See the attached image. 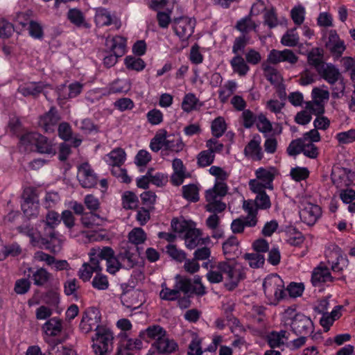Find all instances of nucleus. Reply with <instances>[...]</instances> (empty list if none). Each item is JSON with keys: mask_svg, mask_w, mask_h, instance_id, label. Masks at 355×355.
<instances>
[{"mask_svg": "<svg viewBox=\"0 0 355 355\" xmlns=\"http://www.w3.org/2000/svg\"><path fill=\"white\" fill-rule=\"evenodd\" d=\"M101 322V315L99 310L96 307H89L83 313L79 329L84 334L94 329L96 334L92 337L94 352L96 355H107L112 350L114 336L110 329L100 324Z\"/></svg>", "mask_w": 355, "mask_h": 355, "instance_id": "obj_1", "label": "nucleus"}, {"mask_svg": "<svg viewBox=\"0 0 355 355\" xmlns=\"http://www.w3.org/2000/svg\"><path fill=\"white\" fill-rule=\"evenodd\" d=\"M227 261L218 262L217 269L225 275L227 282L225 287L229 291H234L240 282L246 278V270L241 263L234 260V257H229Z\"/></svg>", "mask_w": 355, "mask_h": 355, "instance_id": "obj_2", "label": "nucleus"}, {"mask_svg": "<svg viewBox=\"0 0 355 355\" xmlns=\"http://www.w3.org/2000/svg\"><path fill=\"white\" fill-rule=\"evenodd\" d=\"M263 289L270 305L277 306L281 300L287 297L284 281L277 274L269 275L264 279Z\"/></svg>", "mask_w": 355, "mask_h": 355, "instance_id": "obj_3", "label": "nucleus"}, {"mask_svg": "<svg viewBox=\"0 0 355 355\" xmlns=\"http://www.w3.org/2000/svg\"><path fill=\"white\" fill-rule=\"evenodd\" d=\"M19 142L24 146H33L40 154L55 155L56 150L52 141L46 137L37 132H29L22 135Z\"/></svg>", "mask_w": 355, "mask_h": 355, "instance_id": "obj_4", "label": "nucleus"}, {"mask_svg": "<svg viewBox=\"0 0 355 355\" xmlns=\"http://www.w3.org/2000/svg\"><path fill=\"white\" fill-rule=\"evenodd\" d=\"M105 46L110 49V54L103 58V64L107 67H113L119 58L125 53L126 40L121 36H116L111 39H106Z\"/></svg>", "mask_w": 355, "mask_h": 355, "instance_id": "obj_5", "label": "nucleus"}, {"mask_svg": "<svg viewBox=\"0 0 355 355\" xmlns=\"http://www.w3.org/2000/svg\"><path fill=\"white\" fill-rule=\"evenodd\" d=\"M55 227L44 225V230L40 233L41 244L44 249L52 254H58L62 250V241L58 237Z\"/></svg>", "mask_w": 355, "mask_h": 355, "instance_id": "obj_6", "label": "nucleus"}, {"mask_svg": "<svg viewBox=\"0 0 355 355\" xmlns=\"http://www.w3.org/2000/svg\"><path fill=\"white\" fill-rule=\"evenodd\" d=\"M331 178L334 184L338 188L348 187L355 184V172L347 168L334 167Z\"/></svg>", "mask_w": 355, "mask_h": 355, "instance_id": "obj_7", "label": "nucleus"}, {"mask_svg": "<svg viewBox=\"0 0 355 355\" xmlns=\"http://www.w3.org/2000/svg\"><path fill=\"white\" fill-rule=\"evenodd\" d=\"M173 29L182 41L187 40L193 33L195 21L187 17L175 18L172 21Z\"/></svg>", "mask_w": 355, "mask_h": 355, "instance_id": "obj_8", "label": "nucleus"}, {"mask_svg": "<svg viewBox=\"0 0 355 355\" xmlns=\"http://www.w3.org/2000/svg\"><path fill=\"white\" fill-rule=\"evenodd\" d=\"M292 331L297 336L308 335L313 332V323L311 320L305 315L297 313L292 319L291 324Z\"/></svg>", "mask_w": 355, "mask_h": 355, "instance_id": "obj_9", "label": "nucleus"}, {"mask_svg": "<svg viewBox=\"0 0 355 355\" xmlns=\"http://www.w3.org/2000/svg\"><path fill=\"white\" fill-rule=\"evenodd\" d=\"M78 180L83 188H94L98 182V177L87 162L80 164L78 168Z\"/></svg>", "mask_w": 355, "mask_h": 355, "instance_id": "obj_10", "label": "nucleus"}, {"mask_svg": "<svg viewBox=\"0 0 355 355\" xmlns=\"http://www.w3.org/2000/svg\"><path fill=\"white\" fill-rule=\"evenodd\" d=\"M139 248L136 246H130L127 245L123 247L119 253V259H121V263L126 269L133 268L139 263V253L137 252Z\"/></svg>", "mask_w": 355, "mask_h": 355, "instance_id": "obj_11", "label": "nucleus"}, {"mask_svg": "<svg viewBox=\"0 0 355 355\" xmlns=\"http://www.w3.org/2000/svg\"><path fill=\"white\" fill-rule=\"evenodd\" d=\"M60 117L55 106H51L49 110L39 118L38 125L46 132H52Z\"/></svg>", "mask_w": 355, "mask_h": 355, "instance_id": "obj_12", "label": "nucleus"}, {"mask_svg": "<svg viewBox=\"0 0 355 355\" xmlns=\"http://www.w3.org/2000/svg\"><path fill=\"white\" fill-rule=\"evenodd\" d=\"M302 205L303 207L300 211V218L309 225H314L322 214L321 208L311 202H305Z\"/></svg>", "mask_w": 355, "mask_h": 355, "instance_id": "obj_13", "label": "nucleus"}, {"mask_svg": "<svg viewBox=\"0 0 355 355\" xmlns=\"http://www.w3.org/2000/svg\"><path fill=\"white\" fill-rule=\"evenodd\" d=\"M336 278L333 277L327 266L321 263L318 267L314 268L311 275V282L314 286H319L322 283L328 282H333Z\"/></svg>", "mask_w": 355, "mask_h": 355, "instance_id": "obj_14", "label": "nucleus"}, {"mask_svg": "<svg viewBox=\"0 0 355 355\" xmlns=\"http://www.w3.org/2000/svg\"><path fill=\"white\" fill-rule=\"evenodd\" d=\"M318 73L331 85L343 78L338 69L331 63H327Z\"/></svg>", "mask_w": 355, "mask_h": 355, "instance_id": "obj_15", "label": "nucleus"}, {"mask_svg": "<svg viewBox=\"0 0 355 355\" xmlns=\"http://www.w3.org/2000/svg\"><path fill=\"white\" fill-rule=\"evenodd\" d=\"M166 336V330L158 324L150 325L145 330H142L139 332V337L147 343H149L150 340H158Z\"/></svg>", "mask_w": 355, "mask_h": 355, "instance_id": "obj_16", "label": "nucleus"}, {"mask_svg": "<svg viewBox=\"0 0 355 355\" xmlns=\"http://www.w3.org/2000/svg\"><path fill=\"white\" fill-rule=\"evenodd\" d=\"M28 271L31 273V276L29 274L28 278H31L33 281V284L37 286H44L52 278V275L44 268H40L34 270L33 268L29 267Z\"/></svg>", "mask_w": 355, "mask_h": 355, "instance_id": "obj_17", "label": "nucleus"}, {"mask_svg": "<svg viewBox=\"0 0 355 355\" xmlns=\"http://www.w3.org/2000/svg\"><path fill=\"white\" fill-rule=\"evenodd\" d=\"M261 137L259 135L256 134L253 136L252 140L249 141L244 148V153L245 155L250 154L253 159L256 160L262 159L263 155L260 146Z\"/></svg>", "mask_w": 355, "mask_h": 355, "instance_id": "obj_18", "label": "nucleus"}, {"mask_svg": "<svg viewBox=\"0 0 355 355\" xmlns=\"http://www.w3.org/2000/svg\"><path fill=\"white\" fill-rule=\"evenodd\" d=\"M159 354H171L178 349V345L174 340L163 336L153 344Z\"/></svg>", "mask_w": 355, "mask_h": 355, "instance_id": "obj_19", "label": "nucleus"}, {"mask_svg": "<svg viewBox=\"0 0 355 355\" xmlns=\"http://www.w3.org/2000/svg\"><path fill=\"white\" fill-rule=\"evenodd\" d=\"M307 62L318 72L327 64L323 60V50L313 48L307 55Z\"/></svg>", "mask_w": 355, "mask_h": 355, "instance_id": "obj_20", "label": "nucleus"}, {"mask_svg": "<svg viewBox=\"0 0 355 355\" xmlns=\"http://www.w3.org/2000/svg\"><path fill=\"white\" fill-rule=\"evenodd\" d=\"M329 42H334L332 45H327L329 47L331 53L334 56V59L340 58L346 49L344 41L339 38L336 32H331L329 35Z\"/></svg>", "mask_w": 355, "mask_h": 355, "instance_id": "obj_21", "label": "nucleus"}, {"mask_svg": "<svg viewBox=\"0 0 355 355\" xmlns=\"http://www.w3.org/2000/svg\"><path fill=\"white\" fill-rule=\"evenodd\" d=\"M94 10V21L97 26H108L112 24V15L107 8L103 7H98L96 8Z\"/></svg>", "mask_w": 355, "mask_h": 355, "instance_id": "obj_22", "label": "nucleus"}, {"mask_svg": "<svg viewBox=\"0 0 355 355\" xmlns=\"http://www.w3.org/2000/svg\"><path fill=\"white\" fill-rule=\"evenodd\" d=\"M22 252L21 248L17 243L9 245H3L0 241V261L6 259L8 257H17Z\"/></svg>", "mask_w": 355, "mask_h": 355, "instance_id": "obj_23", "label": "nucleus"}, {"mask_svg": "<svg viewBox=\"0 0 355 355\" xmlns=\"http://www.w3.org/2000/svg\"><path fill=\"white\" fill-rule=\"evenodd\" d=\"M62 321L57 318H51L42 326V330L48 336H55L62 331Z\"/></svg>", "mask_w": 355, "mask_h": 355, "instance_id": "obj_24", "label": "nucleus"}, {"mask_svg": "<svg viewBox=\"0 0 355 355\" xmlns=\"http://www.w3.org/2000/svg\"><path fill=\"white\" fill-rule=\"evenodd\" d=\"M125 152L123 149L118 148L112 150L107 155V163L112 166H117L119 168L125 160Z\"/></svg>", "mask_w": 355, "mask_h": 355, "instance_id": "obj_25", "label": "nucleus"}, {"mask_svg": "<svg viewBox=\"0 0 355 355\" xmlns=\"http://www.w3.org/2000/svg\"><path fill=\"white\" fill-rule=\"evenodd\" d=\"M230 64L234 72L238 73L240 76H245L250 70L249 66L240 55H236L232 58L230 60Z\"/></svg>", "mask_w": 355, "mask_h": 355, "instance_id": "obj_26", "label": "nucleus"}, {"mask_svg": "<svg viewBox=\"0 0 355 355\" xmlns=\"http://www.w3.org/2000/svg\"><path fill=\"white\" fill-rule=\"evenodd\" d=\"M65 88L64 85H62L60 88H58V98H72L78 96L83 90V85L80 83L76 82L74 83H71L69 85V93L67 94H64L63 93V89Z\"/></svg>", "mask_w": 355, "mask_h": 355, "instance_id": "obj_27", "label": "nucleus"}, {"mask_svg": "<svg viewBox=\"0 0 355 355\" xmlns=\"http://www.w3.org/2000/svg\"><path fill=\"white\" fill-rule=\"evenodd\" d=\"M239 245V242L237 238L235 236H231L223 243V253L227 256H230V257H232V255L238 257L240 253Z\"/></svg>", "mask_w": 355, "mask_h": 355, "instance_id": "obj_28", "label": "nucleus"}, {"mask_svg": "<svg viewBox=\"0 0 355 355\" xmlns=\"http://www.w3.org/2000/svg\"><path fill=\"white\" fill-rule=\"evenodd\" d=\"M44 85L42 83H31L25 86L20 87L18 92L24 96H38L43 92Z\"/></svg>", "mask_w": 355, "mask_h": 355, "instance_id": "obj_29", "label": "nucleus"}, {"mask_svg": "<svg viewBox=\"0 0 355 355\" xmlns=\"http://www.w3.org/2000/svg\"><path fill=\"white\" fill-rule=\"evenodd\" d=\"M175 279V288H178L179 292L182 291L184 294H193V284L191 279L182 277L180 275H177Z\"/></svg>", "mask_w": 355, "mask_h": 355, "instance_id": "obj_30", "label": "nucleus"}, {"mask_svg": "<svg viewBox=\"0 0 355 355\" xmlns=\"http://www.w3.org/2000/svg\"><path fill=\"white\" fill-rule=\"evenodd\" d=\"M128 241L136 247L142 244L147 239L144 230L141 227H135L128 233Z\"/></svg>", "mask_w": 355, "mask_h": 355, "instance_id": "obj_31", "label": "nucleus"}, {"mask_svg": "<svg viewBox=\"0 0 355 355\" xmlns=\"http://www.w3.org/2000/svg\"><path fill=\"white\" fill-rule=\"evenodd\" d=\"M200 235L201 232L198 229L192 227L184 235L186 246L190 250L195 248L198 245Z\"/></svg>", "mask_w": 355, "mask_h": 355, "instance_id": "obj_32", "label": "nucleus"}, {"mask_svg": "<svg viewBox=\"0 0 355 355\" xmlns=\"http://www.w3.org/2000/svg\"><path fill=\"white\" fill-rule=\"evenodd\" d=\"M67 17L68 20L77 27H80L85 24V15L78 8H70L67 12Z\"/></svg>", "mask_w": 355, "mask_h": 355, "instance_id": "obj_33", "label": "nucleus"}, {"mask_svg": "<svg viewBox=\"0 0 355 355\" xmlns=\"http://www.w3.org/2000/svg\"><path fill=\"white\" fill-rule=\"evenodd\" d=\"M184 146L180 137H175L174 135H166L165 137V150H169L175 152L181 151Z\"/></svg>", "mask_w": 355, "mask_h": 355, "instance_id": "obj_34", "label": "nucleus"}, {"mask_svg": "<svg viewBox=\"0 0 355 355\" xmlns=\"http://www.w3.org/2000/svg\"><path fill=\"white\" fill-rule=\"evenodd\" d=\"M256 225V222L252 220H247L245 218H236L233 220L231 224V230L234 234H240L244 231V228L245 226L247 227H254Z\"/></svg>", "mask_w": 355, "mask_h": 355, "instance_id": "obj_35", "label": "nucleus"}, {"mask_svg": "<svg viewBox=\"0 0 355 355\" xmlns=\"http://www.w3.org/2000/svg\"><path fill=\"white\" fill-rule=\"evenodd\" d=\"M139 56L134 57L132 55L127 56L124 60V64L126 68L129 70H134L137 71H142L145 67V62Z\"/></svg>", "mask_w": 355, "mask_h": 355, "instance_id": "obj_36", "label": "nucleus"}, {"mask_svg": "<svg viewBox=\"0 0 355 355\" xmlns=\"http://www.w3.org/2000/svg\"><path fill=\"white\" fill-rule=\"evenodd\" d=\"M139 199L132 191H125L122 196L123 207L125 209H134L138 207Z\"/></svg>", "mask_w": 355, "mask_h": 355, "instance_id": "obj_37", "label": "nucleus"}, {"mask_svg": "<svg viewBox=\"0 0 355 355\" xmlns=\"http://www.w3.org/2000/svg\"><path fill=\"white\" fill-rule=\"evenodd\" d=\"M227 129L226 123L222 116L216 118L211 123V133L216 138L220 137Z\"/></svg>", "mask_w": 355, "mask_h": 355, "instance_id": "obj_38", "label": "nucleus"}, {"mask_svg": "<svg viewBox=\"0 0 355 355\" xmlns=\"http://www.w3.org/2000/svg\"><path fill=\"white\" fill-rule=\"evenodd\" d=\"M183 197L191 202H198L199 200L198 188L194 184H190L182 187Z\"/></svg>", "mask_w": 355, "mask_h": 355, "instance_id": "obj_39", "label": "nucleus"}, {"mask_svg": "<svg viewBox=\"0 0 355 355\" xmlns=\"http://www.w3.org/2000/svg\"><path fill=\"white\" fill-rule=\"evenodd\" d=\"M243 258L248 261L250 266L252 268L263 267L265 263L264 256L257 252L245 253Z\"/></svg>", "mask_w": 355, "mask_h": 355, "instance_id": "obj_40", "label": "nucleus"}, {"mask_svg": "<svg viewBox=\"0 0 355 355\" xmlns=\"http://www.w3.org/2000/svg\"><path fill=\"white\" fill-rule=\"evenodd\" d=\"M194 223L191 221H187L185 220H179L176 218L172 219L171 223V226L174 232L178 233L185 234L188 232L189 230L193 227Z\"/></svg>", "mask_w": 355, "mask_h": 355, "instance_id": "obj_41", "label": "nucleus"}, {"mask_svg": "<svg viewBox=\"0 0 355 355\" xmlns=\"http://www.w3.org/2000/svg\"><path fill=\"white\" fill-rule=\"evenodd\" d=\"M296 28H292L286 31L281 39V43L286 46L293 47L297 46L299 42V36L295 33Z\"/></svg>", "mask_w": 355, "mask_h": 355, "instance_id": "obj_42", "label": "nucleus"}, {"mask_svg": "<svg viewBox=\"0 0 355 355\" xmlns=\"http://www.w3.org/2000/svg\"><path fill=\"white\" fill-rule=\"evenodd\" d=\"M173 168L174 173L172 175V179L175 182V176H178L179 181L176 182L177 184H182L184 178V171L185 168L182 161L180 159L175 158L173 161Z\"/></svg>", "mask_w": 355, "mask_h": 355, "instance_id": "obj_43", "label": "nucleus"}, {"mask_svg": "<svg viewBox=\"0 0 355 355\" xmlns=\"http://www.w3.org/2000/svg\"><path fill=\"white\" fill-rule=\"evenodd\" d=\"M166 252L172 259L179 263L183 262L187 258L186 253L183 250L178 249L175 245H167L166 246Z\"/></svg>", "mask_w": 355, "mask_h": 355, "instance_id": "obj_44", "label": "nucleus"}, {"mask_svg": "<svg viewBox=\"0 0 355 355\" xmlns=\"http://www.w3.org/2000/svg\"><path fill=\"white\" fill-rule=\"evenodd\" d=\"M100 220H101L100 216L93 212L85 213L81 218V223L86 228H93L94 226L99 225Z\"/></svg>", "mask_w": 355, "mask_h": 355, "instance_id": "obj_45", "label": "nucleus"}, {"mask_svg": "<svg viewBox=\"0 0 355 355\" xmlns=\"http://www.w3.org/2000/svg\"><path fill=\"white\" fill-rule=\"evenodd\" d=\"M80 288L78 281L76 279H70L67 280L64 284V292L66 295H73L77 300L78 295L77 291Z\"/></svg>", "mask_w": 355, "mask_h": 355, "instance_id": "obj_46", "label": "nucleus"}, {"mask_svg": "<svg viewBox=\"0 0 355 355\" xmlns=\"http://www.w3.org/2000/svg\"><path fill=\"white\" fill-rule=\"evenodd\" d=\"M236 28L243 33H248L256 28L255 24L252 21L250 15L246 16L239 20L236 24Z\"/></svg>", "mask_w": 355, "mask_h": 355, "instance_id": "obj_47", "label": "nucleus"}, {"mask_svg": "<svg viewBox=\"0 0 355 355\" xmlns=\"http://www.w3.org/2000/svg\"><path fill=\"white\" fill-rule=\"evenodd\" d=\"M287 232L291 235L289 239L287 240L288 243L290 245L299 246L304 242V236L295 227H290L288 229Z\"/></svg>", "mask_w": 355, "mask_h": 355, "instance_id": "obj_48", "label": "nucleus"}, {"mask_svg": "<svg viewBox=\"0 0 355 355\" xmlns=\"http://www.w3.org/2000/svg\"><path fill=\"white\" fill-rule=\"evenodd\" d=\"M199 100L192 93L187 94L182 102V109L186 112H190L196 108Z\"/></svg>", "mask_w": 355, "mask_h": 355, "instance_id": "obj_49", "label": "nucleus"}, {"mask_svg": "<svg viewBox=\"0 0 355 355\" xmlns=\"http://www.w3.org/2000/svg\"><path fill=\"white\" fill-rule=\"evenodd\" d=\"M215 155L209 150L201 151L198 157V164L200 167H205L211 165L214 161Z\"/></svg>", "mask_w": 355, "mask_h": 355, "instance_id": "obj_50", "label": "nucleus"}, {"mask_svg": "<svg viewBox=\"0 0 355 355\" xmlns=\"http://www.w3.org/2000/svg\"><path fill=\"white\" fill-rule=\"evenodd\" d=\"M166 131L163 130L162 133L157 134L150 143V148L154 152H158L162 147L165 148V137Z\"/></svg>", "mask_w": 355, "mask_h": 355, "instance_id": "obj_51", "label": "nucleus"}, {"mask_svg": "<svg viewBox=\"0 0 355 355\" xmlns=\"http://www.w3.org/2000/svg\"><path fill=\"white\" fill-rule=\"evenodd\" d=\"M243 208L248 213V216L245 217L247 220H254L257 223V213L259 208L252 201L244 200Z\"/></svg>", "mask_w": 355, "mask_h": 355, "instance_id": "obj_52", "label": "nucleus"}, {"mask_svg": "<svg viewBox=\"0 0 355 355\" xmlns=\"http://www.w3.org/2000/svg\"><path fill=\"white\" fill-rule=\"evenodd\" d=\"M141 200L142 205L145 208L149 209V210L154 209V205L156 201V195L151 191H144L141 195Z\"/></svg>", "mask_w": 355, "mask_h": 355, "instance_id": "obj_53", "label": "nucleus"}, {"mask_svg": "<svg viewBox=\"0 0 355 355\" xmlns=\"http://www.w3.org/2000/svg\"><path fill=\"white\" fill-rule=\"evenodd\" d=\"M92 284L94 288L103 291L107 289L109 286L107 276L102 275L100 272H96V275L92 280Z\"/></svg>", "mask_w": 355, "mask_h": 355, "instance_id": "obj_54", "label": "nucleus"}, {"mask_svg": "<svg viewBox=\"0 0 355 355\" xmlns=\"http://www.w3.org/2000/svg\"><path fill=\"white\" fill-rule=\"evenodd\" d=\"M21 210L27 217L37 216L38 214L39 202H22Z\"/></svg>", "mask_w": 355, "mask_h": 355, "instance_id": "obj_55", "label": "nucleus"}, {"mask_svg": "<svg viewBox=\"0 0 355 355\" xmlns=\"http://www.w3.org/2000/svg\"><path fill=\"white\" fill-rule=\"evenodd\" d=\"M290 175L293 180L300 182L306 180L309 175V171L306 167H295L291 170Z\"/></svg>", "mask_w": 355, "mask_h": 355, "instance_id": "obj_56", "label": "nucleus"}, {"mask_svg": "<svg viewBox=\"0 0 355 355\" xmlns=\"http://www.w3.org/2000/svg\"><path fill=\"white\" fill-rule=\"evenodd\" d=\"M29 35L35 38L41 40L44 37L43 28L38 22L31 20L28 26Z\"/></svg>", "mask_w": 355, "mask_h": 355, "instance_id": "obj_57", "label": "nucleus"}, {"mask_svg": "<svg viewBox=\"0 0 355 355\" xmlns=\"http://www.w3.org/2000/svg\"><path fill=\"white\" fill-rule=\"evenodd\" d=\"M336 138L339 144H347L355 141V129H350L347 131L339 132Z\"/></svg>", "mask_w": 355, "mask_h": 355, "instance_id": "obj_58", "label": "nucleus"}, {"mask_svg": "<svg viewBox=\"0 0 355 355\" xmlns=\"http://www.w3.org/2000/svg\"><path fill=\"white\" fill-rule=\"evenodd\" d=\"M261 69L263 71L266 80L272 85L275 84L277 82V80L275 78L277 75V69L266 62L261 64Z\"/></svg>", "mask_w": 355, "mask_h": 355, "instance_id": "obj_59", "label": "nucleus"}, {"mask_svg": "<svg viewBox=\"0 0 355 355\" xmlns=\"http://www.w3.org/2000/svg\"><path fill=\"white\" fill-rule=\"evenodd\" d=\"M304 149V143L301 139L293 140L287 148V153L291 156H296L302 153Z\"/></svg>", "mask_w": 355, "mask_h": 355, "instance_id": "obj_60", "label": "nucleus"}, {"mask_svg": "<svg viewBox=\"0 0 355 355\" xmlns=\"http://www.w3.org/2000/svg\"><path fill=\"white\" fill-rule=\"evenodd\" d=\"M254 202L259 209H268L271 207L270 197L266 193L257 195Z\"/></svg>", "mask_w": 355, "mask_h": 355, "instance_id": "obj_61", "label": "nucleus"}, {"mask_svg": "<svg viewBox=\"0 0 355 355\" xmlns=\"http://www.w3.org/2000/svg\"><path fill=\"white\" fill-rule=\"evenodd\" d=\"M58 132L59 137L64 141H69L71 139L72 130L69 123H60L58 125Z\"/></svg>", "mask_w": 355, "mask_h": 355, "instance_id": "obj_62", "label": "nucleus"}, {"mask_svg": "<svg viewBox=\"0 0 355 355\" xmlns=\"http://www.w3.org/2000/svg\"><path fill=\"white\" fill-rule=\"evenodd\" d=\"M257 178L262 180L264 183L270 187H272V181L274 180V175L269 171L259 168L256 171Z\"/></svg>", "mask_w": 355, "mask_h": 355, "instance_id": "obj_63", "label": "nucleus"}, {"mask_svg": "<svg viewBox=\"0 0 355 355\" xmlns=\"http://www.w3.org/2000/svg\"><path fill=\"white\" fill-rule=\"evenodd\" d=\"M31 288V282L28 277L17 279L15 284V291L17 294L23 295L26 293Z\"/></svg>", "mask_w": 355, "mask_h": 355, "instance_id": "obj_64", "label": "nucleus"}]
</instances>
